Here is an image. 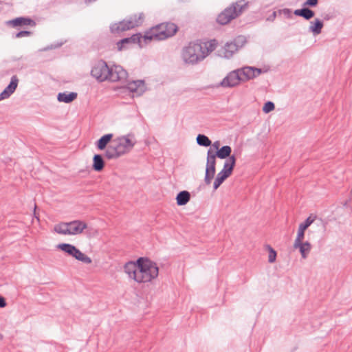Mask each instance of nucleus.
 Here are the masks:
<instances>
[{
    "mask_svg": "<svg viewBox=\"0 0 352 352\" xmlns=\"http://www.w3.org/2000/svg\"><path fill=\"white\" fill-rule=\"evenodd\" d=\"M90 74L99 82L124 81L128 77L127 72L122 67H109L103 60H97L93 64Z\"/></svg>",
    "mask_w": 352,
    "mask_h": 352,
    "instance_id": "f257e3e1",
    "label": "nucleus"
},
{
    "mask_svg": "<svg viewBox=\"0 0 352 352\" xmlns=\"http://www.w3.org/2000/svg\"><path fill=\"white\" fill-rule=\"evenodd\" d=\"M178 30L176 24L173 23H162L146 31L143 37L145 44L153 40L162 41L174 36Z\"/></svg>",
    "mask_w": 352,
    "mask_h": 352,
    "instance_id": "f03ea898",
    "label": "nucleus"
},
{
    "mask_svg": "<svg viewBox=\"0 0 352 352\" xmlns=\"http://www.w3.org/2000/svg\"><path fill=\"white\" fill-rule=\"evenodd\" d=\"M129 136L127 135L112 140L105 151V157L108 160L117 159L129 152L135 145V142Z\"/></svg>",
    "mask_w": 352,
    "mask_h": 352,
    "instance_id": "7ed1b4c3",
    "label": "nucleus"
},
{
    "mask_svg": "<svg viewBox=\"0 0 352 352\" xmlns=\"http://www.w3.org/2000/svg\"><path fill=\"white\" fill-rule=\"evenodd\" d=\"M249 6V2L245 0H239L232 3L228 7L226 8L217 17V22L221 25H226L232 19L237 18Z\"/></svg>",
    "mask_w": 352,
    "mask_h": 352,
    "instance_id": "20e7f679",
    "label": "nucleus"
},
{
    "mask_svg": "<svg viewBox=\"0 0 352 352\" xmlns=\"http://www.w3.org/2000/svg\"><path fill=\"white\" fill-rule=\"evenodd\" d=\"M138 263H140V269L138 273L137 283H149L158 276L159 267L155 262L146 258L140 257L138 258Z\"/></svg>",
    "mask_w": 352,
    "mask_h": 352,
    "instance_id": "39448f33",
    "label": "nucleus"
},
{
    "mask_svg": "<svg viewBox=\"0 0 352 352\" xmlns=\"http://www.w3.org/2000/svg\"><path fill=\"white\" fill-rule=\"evenodd\" d=\"M182 58L185 63L195 65L204 59L201 43L190 42L183 48Z\"/></svg>",
    "mask_w": 352,
    "mask_h": 352,
    "instance_id": "423d86ee",
    "label": "nucleus"
},
{
    "mask_svg": "<svg viewBox=\"0 0 352 352\" xmlns=\"http://www.w3.org/2000/svg\"><path fill=\"white\" fill-rule=\"evenodd\" d=\"M144 14L142 13L134 14L118 23L111 24L110 31L112 34H120V33L140 26L143 21Z\"/></svg>",
    "mask_w": 352,
    "mask_h": 352,
    "instance_id": "0eeeda50",
    "label": "nucleus"
},
{
    "mask_svg": "<svg viewBox=\"0 0 352 352\" xmlns=\"http://www.w3.org/2000/svg\"><path fill=\"white\" fill-rule=\"evenodd\" d=\"M236 164L234 155L230 157L224 163L223 169L217 175L213 184L214 190H217L221 184L232 174Z\"/></svg>",
    "mask_w": 352,
    "mask_h": 352,
    "instance_id": "6e6552de",
    "label": "nucleus"
},
{
    "mask_svg": "<svg viewBox=\"0 0 352 352\" xmlns=\"http://www.w3.org/2000/svg\"><path fill=\"white\" fill-rule=\"evenodd\" d=\"M57 248L61 250L83 263L90 264L92 262L90 257L85 255L74 245L69 243H60L57 245Z\"/></svg>",
    "mask_w": 352,
    "mask_h": 352,
    "instance_id": "1a4fd4ad",
    "label": "nucleus"
},
{
    "mask_svg": "<svg viewBox=\"0 0 352 352\" xmlns=\"http://www.w3.org/2000/svg\"><path fill=\"white\" fill-rule=\"evenodd\" d=\"M144 36L142 35L141 33H137L133 34L130 37L124 38L123 39H121L118 42H117V47L119 51H122L124 48L125 45H130V44H138L140 47H144L146 44L144 42L143 40Z\"/></svg>",
    "mask_w": 352,
    "mask_h": 352,
    "instance_id": "9d476101",
    "label": "nucleus"
},
{
    "mask_svg": "<svg viewBox=\"0 0 352 352\" xmlns=\"http://www.w3.org/2000/svg\"><path fill=\"white\" fill-rule=\"evenodd\" d=\"M245 41V37L239 36L234 41L227 43L224 46V56L227 58L232 57L243 46Z\"/></svg>",
    "mask_w": 352,
    "mask_h": 352,
    "instance_id": "9b49d317",
    "label": "nucleus"
},
{
    "mask_svg": "<svg viewBox=\"0 0 352 352\" xmlns=\"http://www.w3.org/2000/svg\"><path fill=\"white\" fill-rule=\"evenodd\" d=\"M67 235H77L82 233L87 228V224L80 220H74L67 222Z\"/></svg>",
    "mask_w": 352,
    "mask_h": 352,
    "instance_id": "f8f14e48",
    "label": "nucleus"
},
{
    "mask_svg": "<svg viewBox=\"0 0 352 352\" xmlns=\"http://www.w3.org/2000/svg\"><path fill=\"white\" fill-rule=\"evenodd\" d=\"M237 70L241 77V81H246L254 78L261 74V69L252 67H244L241 69H238Z\"/></svg>",
    "mask_w": 352,
    "mask_h": 352,
    "instance_id": "ddd939ff",
    "label": "nucleus"
},
{
    "mask_svg": "<svg viewBox=\"0 0 352 352\" xmlns=\"http://www.w3.org/2000/svg\"><path fill=\"white\" fill-rule=\"evenodd\" d=\"M241 81L238 70L230 72L221 82V86L223 87H232L237 85Z\"/></svg>",
    "mask_w": 352,
    "mask_h": 352,
    "instance_id": "4468645a",
    "label": "nucleus"
},
{
    "mask_svg": "<svg viewBox=\"0 0 352 352\" xmlns=\"http://www.w3.org/2000/svg\"><path fill=\"white\" fill-rule=\"evenodd\" d=\"M19 79L16 75L12 76L9 85L0 94V101L7 99L15 91L18 87Z\"/></svg>",
    "mask_w": 352,
    "mask_h": 352,
    "instance_id": "2eb2a0df",
    "label": "nucleus"
},
{
    "mask_svg": "<svg viewBox=\"0 0 352 352\" xmlns=\"http://www.w3.org/2000/svg\"><path fill=\"white\" fill-rule=\"evenodd\" d=\"M126 89L136 96H141L146 90L144 81L142 80H133L127 83Z\"/></svg>",
    "mask_w": 352,
    "mask_h": 352,
    "instance_id": "dca6fc26",
    "label": "nucleus"
},
{
    "mask_svg": "<svg viewBox=\"0 0 352 352\" xmlns=\"http://www.w3.org/2000/svg\"><path fill=\"white\" fill-rule=\"evenodd\" d=\"M139 269L140 263H138V259L135 262L129 261L124 265V272L128 274L130 278L133 279L135 282Z\"/></svg>",
    "mask_w": 352,
    "mask_h": 352,
    "instance_id": "f3484780",
    "label": "nucleus"
},
{
    "mask_svg": "<svg viewBox=\"0 0 352 352\" xmlns=\"http://www.w3.org/2000/svg\"><path fill=\"white\" fill-rule=\"evenodd\" d=\"M7 24L9 25H12V27H17V26H31L34 27L36 26V22L29 18V17H16L14 19L10 20L7 21Z\"/></svg>",
    "mask_w": 352,
    "mask_h": 352,
    "instance_id": "a211bd4d",
    "label": "nucleus"
},
{
    "mask_svg": "<svg viewBox=\"0 0 352 352\" xmlns=\"http://www.w3.org/2000/svg\"><path fill=\"white\" fill-rule=\"evenodd\" d=\"M216 158L213 155V151L210 148L207 153V162L206 173L215 174Z\"/></svg>",
    "mask_w": 352,
    "mask_h": 352,
    "instance_id": "6ab92c4d",
    "label": "nucleus"
},
{
    "mask_svg": "<svg viewBox=\"0 0 352 352\" xmlns=\"http://www.w3.org/2000/svg\"><path fill=\"white\" fill-rule=\"evenodd\" d=\"M311 221L307 219L305 223H301L299 226L298 235L294 243V247L299 246L300 243L302 242L304 234L306 229L310 226Z\"/></svg>",
    "mask_w": 352,
    "mask_h": 352,
    "instance_id": "aec40b11",
    "label": "nucleus"
},
{
    "mask_svg": "<svg viewBox=\"0 0 352 352\" xmlns=\"http://www.w3.org/2000/svg\"><path fill=\"white\" fill-rule=\"evenodd\" d=\"M78 96L77 93L76 92H63L59 93L57 96V99L59 102H65V103H70L76 99Z\"/></svg>",
    "mask_w": 352,
    "mask_h": 352,
    "instance_id": "412c9836",
    "label": "nucleus"
},
{
    "mask_svg": "<svg viewBox=\"0 0 352 352\" xmlns=\"http://www.w3.org/2000/svg\"><path fill=\"white\" fill-rule=\"evenodd\" d=\"M232 148L230 146H223L221 148L218 149L216 152H213L214 157H217L220 159H226L231 157Z\"/></svg>",
    "mask_w": 352,
    "mask_h": 352,
    "instance_id": "4be33fe9",
    "label": "nucleus"
},
{
    "mask_svg": "<svg viewBox=\"0 0 352 352\" xmlns=\"http://www.w3.org/2000/svg\"><path fill=\"white\" fill-rule=\"evenodd\" d=\"M104 167V161L103 157L100 154H96L93 157L92 168L97 172H100L103 170Z\"/></svg>",
    "mask_w": 352,
    "mask_h": 352,
    "instance_id": "5701e85b",
    "label": "nucleus"
},
{
    "mask_svg": "<svg viewBox=\"0 0 352 352\" xmlns=\"http://www.w3.org/2000/svg\"><path fill=\"white\" fill-rule=\"evenodd\" d=\"M201 44L203 45V54L205 58L210 53L216 49L217 42L215 39H212Z\"/></svg>",
    "mask_w": 352,
    "mask_h": 352,
    "instance_id": "b1692460",
    "label": "nucleus"
},
{
    "mask_svg": "<svg viewBox=\"0 0 352 352\" xmlns=\"http://www.w3.org/2000/svg\"><path fill=\"white\" fill-rule=\"evenodd\" d=\"M113 138L112 133H107L102 135L97 142L96 146L99 150H104Z\"/></svg>",
    "mask_w": 352,
    "mask_h": 352,
    "instance_id": "393cba45",
    "label": "nucleus"
},
{
    "mask_svg": "<svg viewBox=\"0 0 352 352\" xmlns=\"http://www.w3.org/2000/svg\"><path fill=\"white\" fill-rule=\"evenodd\" d=\"M190 199V194L189 192L186 190L181 191L177 194L176 197L177 204L178 206L186 205L189 201Z\"/></svg>",
    "mask_w": 352,
    "mask_h": 352,
    "instance_id": "a878e982",
    "label": "nucleus"
},
{
    "mask_svg": "<svg viewBox=\"0 0 352 352\" xmlns=\"http://www.w3.org/2000/svg\"><path fill=\"white\" fill-rule=\"evenodd\" d=\"M197 142L199 146L206 147L210 146L212 144L211 140L204 134H199L197 136Z\"/></svg>",
    "mask_w": 352,
    "mask_h": 352,
    "instance_id": "bb28decb",
    "label": "nucleus"
},
{
    "mask_svg": "<svg viewBox=\"0 0 352 352\" xmlns=\"http://www.w3.org/2000/svg\"><path fill=\"white\" fill-rule=\"evenodd\" d=\"M296 248H299L300 252L303 258H305L307 255L309 254L311 250V245L308 242L300 243L299 246L295 247Z\"/></svg>",
    "mask_w": 352,
    "mask_h": 352,
    "instance_id": "cd10ccee",
    "label": "nucleus"
},
{
    "mask_svg": "<svg viewBox=\"0 0 352 352\" xmlns=\"http://www.w3.org/2000/svg\"><path fill=\"white\" fill-rule=\"evenodd\" d=\"M296 15L301 16L306 19H309L314 16V12L309 9L296 10L294 12Z\"/></svg>",
    "mask_w": 352,
    "mask_h": 352,
    "instance_id": "c85d7f7f",
    "label": "nucleus"
},
{
    "mask_svg": "<svg viewBox=\"0 0 352 352\" xmlns=\"http://www.w3.org/2000/svg\"><path fill=\"white\" fill-rule=\"evenodd\" d=\"M322 26V23L320 21L316 19L312 23L311 26L310 27V29L314 34H318L319 33H320Z\"/></svg>",
    "mask_w": 352,
    "mask_h": 352,
    "instance_id": "c756f323",
    "label": "nucleus"
},
{
    "mask_svg": "<svg viewBox=\"0 0 352 352\" xmlns=\"http://www.w3.org/2000/svg\"><path fill=\"white\" fill-rule=\"evenodd\" d=\"M67 222L60 223L54 227L56 232L64 235H67Z\"/></svg>",
    "mask_w": 352,
    "mask_h": 352,
    "instance_id": "7c9ffc66",
    "label": "nucleus"
},
{
    "mask_svg": "<svg viewBox=\"0 0 352 352\" xmlns=\"http://www.w3.org/2000/svg\"><path fill=\"white\" fill-rule=\"evenodd\" d=\"M267 252L268 261L270 263H273L275 261L276 258V252L273 250L271 247H267L266 248Z\"/></svg>",
    "mask_w": 352,
    "mask_h": 352,
    "instance_id": "2f4dec72",
    "label": "nucleus"
},
{
    "mask_svg": "<svg viewBox=\"0 0 352 352\" xmlns=\"http://www.w3.org/2000/svg\"><path fill=\"white\" fill-rule=\"evenodd\" d=\"M214 174L210 173H205L204 182L206 185H210L214 177Z\"/></svg>",
    "mask_w": 352,
    "mask_h": 352,
    "instance_id": "473e14b6",
    "label": "nucleus"
},
{
    "mask_svg": "<svg viewBox=\"0 0 352 352\" xmlns=\"http://www.w3.org/2000/svg\"><path fill=\"white\" fill-rule=\"evenodd\" d=\"M32 35V32L28 30H22L16 34V38H21L24 36H30Z\"/></svg>",
    "mask_w": 352,
    "mask_h": 352,
    "instance_id": "72a5a7b5",
    "label": "nucleus"
},
{
    "mask_svg": "<svg viewBox=\"0 0 352 352\" xmlns=\"http://www.w3.org/2000/svg\"><path fill=\"white\" fill-rule=\"evenodd\" d=\"M274 109V105L272 102H268L265 103V113L270 112Z\"/></svg>",
    "mask_w": 352,
    "mask_h": 352,
    "instance_id": "f704fd0d",
    "label": "nucleus"
},
{
    "mask_svg": "<svg viewBox=\"0 0 352 352\" xmlns=\"http://www.w3.org/2000/svg\"><path fill=\"white\" fill-rule=\"evenodd\" d=\"M6 306V302L3 297L0 296V308H3Z\"/></svg>",
    "mask_w": 352,
    "mask_h": 352,
    "instance_id": "c9c22d12",
    "label": "nucleus"
},
{
    "mask_svg": "<svg viewBox=\"0 0 352 352\" xmlns=\"http://www.w3.org/2000/svg\"><path fill=\"white\" fill-rule=\"evenodd\" d=\"M317 0H307L306 5L308 6H316L317 4Z\"/></svg>",
    "mask_w": 352,
    "mask_h": 352,
    "instance_id": "e433bc0d",
    "label": "nucleus"
},
{
    "mask_svg": "<svg viewBox=\"0 0 352 352\" xmlns=\"http://www.w3.org/2000/svg\"><path fill=\"white\" fill-rule=\"evenodd\" d=\"M219 145H220V143H219V141H216V142H214L212 144V146H213L214 148H216V149H217V151L218 149H219Z\"/></svg>",
    "mask_w": 352,
    "mask_h": 352,
    "instance_id": "4c0bfd02",
    "label": "nucleus"
},
{
    "mask_svg": "<svg viewBox=\"0 0 352 352\" xmlns=\"http://www.w3.org/2000/svg\"><path fill=\"white\" fill-rule=\"evenodd\" d=\"M96 0H85V2L86 3H91V2H93V1H95Z\"/></svg>",
    "mask_w": 352,
    "mask_h": 352,
    "instance_id": "58836bf2",
    "label": "nucleus"
}]
</instances>
